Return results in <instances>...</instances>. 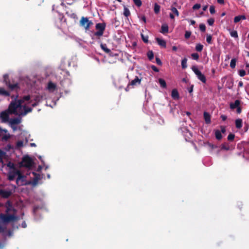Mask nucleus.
<instances>
[{"instance_id": "45", "label": "nucleus", "mask_w": 249, "mask_h": 249, "mask_svg": "<svg viewBox=\"0 0 249 249\" xmlns=\"http://www.w3.org/2000/svg\"><path fill=\"white\" fill-rule=\"evenodd\" d=\"M234 137H235V135H234V134H232V133H230V134L228 135V138H228V140L229 141H231L233 140V139H234Z\"/></svg>"}, {"instance_id": "39", "label": "nucleus", "mask_w": 249, "mask_h": 249, "mask_svg": "<svg viewBox=\"0 0 249 249\" xmlns=\"http://www.w3.org/2000/svg\"><path fill=\"white\" fill-rule=\"evenodd\" d=\"M5 153L0 149V163L3 162V157L5 155Z\"/></svg>"}, {"instance_id": "58", "label": "nucleus", "mask_w": 249, "mask_h": 249, "mask_svg": "<svg viewBox=\"0 0 249 249\" xmlns=\"http://www.w3.org/2000/svg\"><path fill=\"white\" fill-rule=\"evenodd\" d=\"M208 145L210 147H211V148H215V146L214 145H213V144H211V143H208Z\"/></svg>"}, {"instance_id": "60", "label": "nucleus", "mask_w": 249, "mask_h": 249, "mask_svg": "<svg viewBox=\"0 0 249 249\" xmlns=\"http://www.w3.org/2000/svg\"><path fill=\"white\" fill-rule=\"evenodd\" d=\"M238 86L239 87H242L243 86V83L242 81H240L238 83Z\"/></svg>"}, {"instance_id": "38", "label": "nucleus", "mask_w": 249, "mask_h": 249, "mask_svg": "<svg viewBox=\"0 0 249 249\" xmlns=\"http://www.w3.org/2000/svg\"><path fill=\"white\" fill-rule=\"evenodd\" d=\"M171 10L173 14H174L176 16H179V13L176 8L172 7L171 9Z\"/></svg>"}, {"instance_id": "7", "label": "nucleus", "mask_w": 249, "mask_h": 249, "mask_svg": "<svg viewBox=\"0 0 249 249\" xmlns=\"http://www.w3.org/2000/svg\"><path fill=\"white\" fill-rule=\"evenodd\" d=\"M1 138V141L3 142H7L11 137L9 133H8L7 130L2 129L0 127V138Z\"/></svg>"}, {"instance_id": "8", "label": "nucleus", "mask_w": 249, "mask_h": 249, "mask_svg": "<svg viewBox=\"0 0 249 249\" xmlns=\"http://www.w3.org/2000/svg\"><path fill=\"white\" fill-rule=\"evenodd\" d=\"M0 217L4 222L6 223L17 220L16 216L12 214H1Z\"/></svg>"}, {"instance_id": "6", "label": "nucleus", "mask_w": 249, "mask_h": 249, "mask_svg": "<svg viewBox=\"0 0 249 249\" xmlns=\"http://www.w3.org/2000/svg\"><path fill=\"white\" fill-rule=\"evenodd\" d=\"M141 82V78H140L138 76H136L135 78L129 82L127 87L125 89V90L128 91L130 89L133 88L136 86L140 85Z\"/></svg>"}, {"instance_id": "29", "label": "nucleus", "mask_w": 249, "mask_h": 249, "mask_svg": "<svg viewBox=\"0 0 249 249\" xmlns=\"http://www.w3.org/2000/svg\"><path fill=\"white\" fill-rule=\"evenodd\" d=\"M123 14L126 17H128L130 15L129 10L125 6H124Z\"/></svg>"}, {"instance_id": "37", "label": "nucleus", "mask_w": 249, "mask_h": 249, "mask_svg": "<svg viewBox=\"0 0 249 249\" xmlns=\"http://www.w3.org/2000/svg\"><path fill=\"white\" fill-rule=\"evenodd\" d=\"M18 178L17 179V183H18V181L24 178V176L21 174L20 171L19 170V173H17Z\"/></svg>"}, {"instance_id": "27", "label": "nucleus", "mask_w": 249, "mask_h": 249, "mask_svg": "<svg viewBox=\"0 0 249 249\" xmlns=\"http://www.w3.org/2000/svg\"><path fill=\"white\" fill-rule=\"evenodd\" d=\"M31 96L28 95L26 96H23L21 99L18 100V101H21V105L25 102V101H28L30 100Z\"/></svg>"}, {"instance_id": "42", "label": "nucleus", "mask_w": 249, "mask_h": 249, "mask_svg": "<svg viewBox=\"0 0 249 249\" xmlns=\"http://www.w3.org/2000/svg\"><path fill=\"white\" fill-rule=\"evenodd\" d=\"M212 36L211 35H208L207 34V36H206V41L209 43V44H211L212 43Z\"/></svg>"}, {"instance_id": "5", "label": "nucleus", "mask_w": 249, "mask_h": 249, "mask_svg": "<svg viewBox=\"0 0 249 249\" xmlns=\"http://www.w3.org/2000/svg\"><path fill=\"white\" fill-rule=\"evenodd\" d=\"M191 69L195 73L198 79L201 81L203 83H206V78L205 76L198 70L196 66H192Z\"/></svg>"}, {"instance_id": "22", "label": "nucleus", "mask_w": 249, "mask_h": 249, "mask_svg": "<svg viewBox=\"0 0 249 249\" xmlns=\"http://www.w3.org/2000/svg\"><path fill=\"white\" fill-rule=\"evenodd\" d=\"M240 102L239 100H236L234 103H231L230 104V107L231 109H234L238 107L239 106Z\"/></svg>"}, {"instance_id": "34", "label": "nucleus", "mask_w": 249, "mask_h": 249, "mask_svg": "<svg viewBox=\"0 0 249 249\" xmlns=\"http://www.w3.org/2000/svg\"><path fill=\"white\" fill-rule=\"evenodd\" d=\"M236 59L235 58H233L231 60V63H230V67L232 68V69H233L235 67V66H236Z\"/></svg>"}, {"instance_id": "2", "label": "nucleus", "mask_w": 249, "mask_h": 249, "mask_svg": "<svg viewBox=\"0 0 249 249\" xmlns=\"http://www.w3.org/2000/svg\"><path fill=\"white\" fill-rule=\"evenodd\" d=\"M34 164L32 159L28 155L23 157L21 161L19 163L20 167H26L30 168Z\"/></svg>"}, {"instance_id": "17", "label": "nucleus", "mask_w": 249, "mask_h": 249, "mask_svg": "<svg viewBox=\"0 0 249 249\" xmlns=\"http://www.w3.org/2000/svg\"><path fill=\"white\" fill-rule=\"evenodd\" d=\"M100 47L101 49L110 55L111 53V50L107 48V45L106 44H103V43H100Z\"/></svg>"}, {"instance_id": "15", "label": "nucleus", "mask_w": 249, "mask_h": 249, "mask_svg": "<svg viewBox=\"0 0 249 249\" xmlns=\"http://www.w3.org/2000/svg\"><path fill=\"white\" fill-rule=\"evenodd\" d=\"M160 32L163 35H165L168 32V26L167 24L163 23L162 24Z\"/></svg>"}, {"instance_id": "4", "label": "nucleus", "mask_w": 249, "mask_h": 249, "mask_svg": "<svg viewBox=\"0 0 249 249\" xmlns=\"http://www.w3.org/2000/svg\"><path fill=\"white\" fill-rule=\"evenodd\" d=\"M80 26L83 27L86 31H88L91 26L93 25L91 20H89L87 17H82L79 21Z\"/></svg>"}, {"instance_id": "28", "label": "nucleus", "mask_w": 249, "mask_h": 249, "mask_svg": "<svg viewBox=\"0 0 249 249\" xmlns=\"http://www.w3.org/2000/svg\"><path fill=\"white\" fill-rule=\"evenodd\" d=\"M229 31H230V35L231 36H232L235 38H238V33L236 31L231 30H229Z\"/></svg>"}, {"instance_id": "54", "label": "nucleus", "mask_w": 249, "mask_h": 249, "mask_svg": "<svg viewBox=\"0 0 249 249\" xmlns=\"http://www.w3.org/2000/svg\"><path fill=\"white\" fill-rule=\"evenodd\" d=\"M221 132L224 133L226 132L225 127L224 126H221Z\"/></svg>"}, {"instance_id": "47", "label": "nucleus", "mask_w": 249, "mask_h": 249, "mask_svg": "<svg viewBox=\"0 0 249 249\" xmlns=\"http://www.w3.org/2000/svg\"><path fill=\"white\" fill-rule=\"evenodd\" d=\"M210 12L211 14H213L215 13V8L214 6L213 5H211L210 7Z\"/></svg>"}, {"instance_id": "11", "label": "nucleus", "mask_w": 249, "mask_h": 249, "mask_svg": "<svg viewBox=\"0 0 249 249\" xmlns=\"http://www.w3.org/2000/svg\"><path fill=\"white\" fill-rule=\"evenodd\" d=\"M12 194V192L10 190H0V196L4 198H8Z\"/></svg>"}, {"instance_id": "43", "label": "nucleus", "mask_w": 249, "mask_h": 249, "mask_svg": "<svg viewBox=\"0 0 249 249\" xmlns=\"http://www.w3.org/2000/svg\"><path fill=\"white\" fill-rule=\"evenodd\" d=\"M246 71L244 70H240L238 71V74L241 77H243L246 75Z\"/></svg>"}, {"instance_id": "55", "label": "nucleus", "mask_w": 249, "mask_h": 249, "mask_svg": "<svg viewBox=\"0 0 249 249\" xmlns=\"http://www.w3.org/2000/svg\"><path fill=\"white\" fill-rule=\"evenodd\" d=\"M157 64L161 65L162 63L159 58H157Z\"/></svg>"}, {"instance_id": "10", "label": "nucleus", "mask_w": 249, "mask_h": 249, "mask_svg": "<svg viewBox=\"0 0 249 249\" xmlns=\"http://www.w3.org/2000/svg\"><path fill=\"white\" fill-rule=\"evenodd\" d=\"M8 77V76L6 75H5L4 76V80L6 82V84L7 85V86L8 87V88L11 89V90H13V89H19V87L18 86V84L17 83H15V84H11L10 82H7L6 81V78Z\"/></svg>"}, {"instance_id": "48", "label": "nucleus", "mask_w": 249, "mask_h": 249, "mask_svg": "<svg viewBox=\"0 0 249 249\" xmlns=\"http://www.w3.org/2000/svg\"><path fill=\"white\" fill-rule=\"evenodd\" d=\"M191 35V32L190 31H186L185 34V37L186 38H189Z\"/></svg>"}, {"instance_id": "56", "label": "nucleus", "mask_w": 249, "mask_h": 249, "mask_svg": "<svg viewBox=\"0 0 249 249\" xmlns=\"http://www.w3.org/2000/svg\"><path fill=\"white\" fill-rule=\"evenodd\" d=\"M221 118L223 121H225L227 119V116L224 115L221 116Z\"/></svg>"}, {"instance_id": "19", "label": "nucleus", "mask_w": 249, "mask_h": 249, "mask_svg": "<svg viewBox=\"0 0 249 249\" xmlns=\"http://www.w3.org/2000/svg\"><path fill=\"white\" fill-rule=\"evenodd\" d=\"M204 118L206 124H209L211 123V115L207 112H204Z\"/></svg>"}, {"instance_id": "36", "label": "nucleus", "mask_w": 249, "mask_h": 249, "mask_svg": "<svg viewBox=\"0 0 249 249\" xmlns=\"http://www.w3.org/2000/svg\"><path fill=\"white\" fill-rule=\"evenodd\" d=\"M141 37L142 41L144 43H148V37L147 36H144L143 34H141Z\"/></svg>"}, {"instance_id": "33", "label": "nucleus", "mask_w": 249, "mask_h": 249, "mask_svg": "<svg viewBox=\"0 0 249 249\" xmlns=\"http://www.w3.org/2000/svg\"><path fill=\"white\" fill-rule=\"evenodd\" d=\"M187 59L186 58L183 59L181 61V66L182 69H185L187 68Z\"/></svg>"}, {"instance_id": "44", "label": "nucleus", "mask_w": 249, "mask_h": 249, "mask_svg": "<svg viewBox=\"0 0 249 249\" xmlns=\"http://www.w3.org/2000/svg\"><path fill=\"white\" fill-rule=\"evenodd\" d=\"M214 22V19L213 18H210L207 20V23L210 26H212Z\"/></svg>"}, {"instance_id": "12", "label": "nucleus", "mask_w": 249, "mask_h": 249, "mask_svg": "<svg viewBox=\"0 0 249 249\" xmlns=\"http://www.w3.org/2000/svg\"><path fill=\"white\" fill-rule=\"evenodd\" d=\"M9 112L7 111H2L0 114V117L3 122H6L9 121Z\"/></svg>"}, {"instance_id": "61", "label": "nucleus", "mask_w": 249, "mask_h": 249, "mask_svg": "<svg viewBox=\"0 0 249 249\" xmlns=\"http://www.w3.org/2000/svg\"><path fill=\"white\" fill-rule=\"evenodd\" d=\"M22 226L23 228H24L26 227L27 225H26V224L25 222L24 221V222H22Z\"/></svg>"}, {"instance_id": "16", "label": "nucleus", "mask_w": 249, "mask_h": 249, "mask_svg": "<svg viewBox=\"0 0 249 249\" xmlns=\"http://www.w3.org/2000/svg\"><path fill=\"white\" fill-rule=\"evenodd\" d=\"M157 42L158 45H160L161 48H166V42L164 40L161 38H157Z\"/></svg>"}, {"instance_id": "50", "label": "nucleus", "mask_w": 249, "mask_h": 249, "mask_svg": "<svg viewBox=\"0 0 249 249\" xmlns=\"http://www.w3.org/2000/svg\"><path fill=\"white\" fill-rule=\"evenodd\" d=\"M200 6H201V5L200 4L196 3L193 6V9L194 10H197V9H198L199 8H200Z\"/></svg>"}, {"instance_id": "49", "label": "nucleus", "mask_w": 249, "mask_h": 249, "mask_svg": "<svg viewBox=\"0 0 249 249\" xmlns=\"http://www.w3.org/2000/svg\"><path fill=\"white\" fill-rule=\"evenodd\" d=\"M23 145V142L22 141H19L17 142V146L18 147H21Z\"/></svg>"}, {"instance_id": "24", "label": "nucleus", "mask_w": 249, "mask_h": 249, "mask_svg": "<svg viewBox=\"0 0 249 249\" xmlns=\"http://www.w3.org/2000/svg\"><path fill=\"white\" fill-rule=\"evenodd\" d=\"M235 125L237 128L240 129L242 126V120L241 119H237L235 120Z\"/></svg>"}, {"instance_id": "20", "label": "nucleus", "mask_w": 249, "mask_h": 249, "mask_svg": "<svg viewBox=\"0 0 249 249\" xmlns=\"http://www.w3.org/2000/svg\"><path fill=\"white\" fill-rule=\"evenodd\" d=\"M171 96L174 100H178L179 98V94L178 90L176 89H174L172 90Z\"/></svg>"}, {"instance_id": "18", "label": "nucleus", "mask_w": 249, "mask_h": 249, "mask_svg": "<svg viewBox=\"0 0 249 249\" xmlns=\"http://www.w3.org/2000/svg\"><path fill=\"white\" fill-rule=\"evenodd\" d=\"M21 122V119L18 118H15L11 119L9 121V123L11 125H15L20 124Z\"/></svg>"}, {"instance_id": "25", "label": "nucleus", "mask_w": 249, "mask_h": 249, "mask_svg": "<svg viewBox=\"0 0 249 249\" xmlns=\"http://www.w3.org/2000/svg\"><path fill=\"white\" fill-rule=\"evenodd\" d=\"M0 95L5 96H9L10 93L2 88H0Z\"/></svg>"}, {"instance_id": "63", "label": "nucleus", "mask_w": 249, "mask_h": 249, "mask_svg": "<svg viewBox=\"0 0 249 249\" xmlns=\"http://www.w3.org/2000/svg\"><path fill=\"white\" fill-rule=\"evenodd\" d=\"M241 108H240V107H237V112L238 113H241Z\"/></svg>"}, {"instance_id": "21", "label": "nucleus", "mask_w": 249, "mask_h": 249, "mask_svg": "<svg viewBox=\"0 0 249 249\" xmlns=\"http://www.w3.org/2000/svg\"><path fill=\"white\" fill-rule=\"evenodd\" d=\"M246 19V18L244 15L238 16H236L234 18V22L235 23H237L240 21L241 20H245Z\"/></svg>"}, {"instance_id": "1", "label": "nucleus", "mask_w": 249, "mask_h": 249, "mask_svg": "<svg viewBox=\"0 0 249 249\" xmlns=\"http://www.w3.org/2000/svg\"><path fill=\"white\" fill-rule=\"evenodd\" d=\"M22 105H21L20 101H12L10 104L8 111L11 114H15L16 115L19 116V111L21 110Z\"/></svg>"}, {"instance_id": "9", "label": "nucleus", "mask_w": 249, "mask_h": 249, "mask_svg": "<svg viewBox=\"0 0 249 249\" xmlns=\"http://www.w3.org/2000/svg\"><path fill=\"white\" fill-rule=\"evenodd\" d=\"M33 108L27 107L26 105H23L22 107L21 110L19 111V116H25L28 113L32 112Z\"/></svg>"}, {"instance_id": "14", "label": "nucleus", "mask_w": 249, "mask_h": 249, "mask_svg": "<svg viewBox=\"0 0 249 249\" xmlns=\"http://www.w3.org/2000/svg\"><path fill=\"white\" fill-rule=\"evenodd\" d=\"M56 88L55 84L51 81L49 82L48 83L47 89L51 92H53Z\"/></svg>"}, {"instance_id": "64", "label": "nucleus", "mask_w": 249, "mask_h": 249, "mask_svg": "<svg viewBox=\"0 0 249 249\" xmlns=\"http://www.w3.org/2000/svg\"><path fill=\"white\" fill-rule=\"evenodd\" d=\"M190 22L192 25H194L196 23V21L194 20H191Z\"/></svg>"}, {"instance_id": "53", "label": "nucleus", "mask_w": 249, "mask_h": 249, "mask_svg": "<svg viewBox=\"0 0 249 249\" xmlns=\"http://www.w3.org/2000/svg\"><path fill=\"white\" fill-rule=\"evenodd\" d=\"M139 18H140L141 20H142L144 23H146V18L144 16H142L141 17H139Z\"/></svg>"}, {"instance_id": "30", "label": "nucleus", "mask_w": 249, "mask_h": 249, "mask_svg": "<svg viewBox=\"0 0 249 249\" xmlns=\"http://www.w3.org/2000/svg\"><path fill=\"white\" fill-rule=\"evenodd\" d=\"M215 136L216 138L218 140H221L222 137L221 132L219 130H216L215 131Z\"/></svg>"}, {"instance_id": "3", "label": "nucleus", "mask_w": 249, "mask_h": 249, "mask_svg": "<svg viewBox=\"0 0 249 249\" xmlns=\"http://www.w3.org/2000/svg\"><path fill=\"white\" fill-rule=\"evenodd\" d=\"M106 24L105 23H98L96 24L95 29L97 30L94 33V36L98 38L103 36L105 30Z\"/></svg>"}, {"instance_id": "31", "label": "nucleus", "mask_w": 249, "mask_h": 249, "mask_svg": "<svg viewBox=\"0 0 249 249\" xmlns=\"http://www.w3.org/2000/svg\"><path fill=\"white\" fill-rule=\"evenodd\" d=\"M7 167H8L9 168L13 169L12 171H15L16 170H17L15 167V165L14 163L11 162H9L7 164Z\"/></svg>"}, {"instance_id": "13", "label": "nucleus", "mask_w": 249, "mask_h": 249, "mask_svg": "<svg viewBox=\"0 0 249 249\" xmlns=\"http://www.w3.org/2000/svg\"><path fill=\"white\" fill-rule=\"evenodd\" d=\"M18 173V170L10 171L8 174V179L10 181L13 180L15 179L16 176L17 175V173Z\"/></svg>"}, {"instance_id": "52", "label": "nucleus", "mask_w": 249, "mask_h": 249, "mask_svg": "<svg viewBox=\"0 0 249 249\" xmlns=\"http://www.w3.org/2000/svg\"><path fill=\"white\" fill-rule=\"evenodd\" d=\"M38 181V180H37V178H34L33 182H32L33 185L34 186L36 185L37 184Z\"/></svg>"}, {"instance_id": "32", "label": "nucleus", "mask_w": 249, "mask_h": 249, "mask_svg": "<svg viewBox=\"0 0 249 249\" xmlns=\"http://www.w3.org/2000/svg\"><path fill=\"white\" fill-rule=\"evenodd\" d=\"M203 48V45L198 43L197 44L196 46V50L197 52H201Z\"/></svg>"}, {"instance_id": "26", "label": "nucleus", "mask_w": 249, "mask_h": 249, "mask_svg": "<svg viewBox=\"0 0 249 249\" xmlns=\"http://www.w3.org/2000/svg\"><path fill=\"white\" fill-rule=\"evenodd\" d=\"M147 56L150 61H151L154 59V53L152 51L149 50L147 52Z\"/></svg>"}, {"instance_id": "40", "label": "nucleus", "mask_w": 249, "mask_h": 249, "mask_svg": "<svg viewBox=\"0 0 249 249\" xmlns=\"http://www.w3.org/2000/svg\"><path fill=\"white\" fill-rule=\"evenodd\" d=\"M185 139L186 141H189L190 139V137H192V135L190 132L187 131L186 134L184 135Z\"/></svg>"}, {"instance_id": "57", "label": "nucleus", "mask_w": 249, "mask_h": 249, "mask_svg": "<svg viewBox=\"0 0 249 249\" xmlns=\"http://www.w3.org/2000/svg\"><path fill=\"white\" fill-rule=\"evenodd\" d=\"M217 2L221 4H224V0H217Z\"/></svg>"}, {"instance_id": "41", "label": "nucleus", "mask_w": 249, "mask_h": 249, "mask_svg": "<svg viewBox=\"0 0 249 249\" xmlns=\"http://www.w3.org/2000/svg\"><path fill=\"white\" fill-rule=\"evenodd\" d=\"M191 56L194 60H198L199 58V55L197 53H193L191 54Z\"/></svg>"}, {"instance_id": "46", "label": "nucleus", "mask_w": 249, "mask_h": 249, "mask_svg": "<svg viewBox=\"0 0 249 249\" xmlns=\"http://www.w3.org/2000/svg\"><path fill=\"white\" fill-rule=\"evenodd\" d=\"M199 29L202 32H205V30H206V26L205 25V24H200L199 25Z\"/></svg>"}, {"instance_id": "23", "label": "nucleus", "mask_w": 249, "mask_h": 249, "mask_svg": "<svg viewBox=\"0 0 249 249\" xmlns=\"http://www.w3.org/2000/svg\"><path fill=\"white\" fill-rule=\"evenodd\" d=\"M159 83L160 85V87L161 88H163V89L166 88V83L164 79H163L162 78H160L159 79Z\"/></svg>"}, {"instance_id": "62", "label": "nucleus", "mask_w": 249, "mask_h": 249, "mask_svg": "<svg viewBox=\"0 0 249 249\" xmlns=\"http://www.w3.org/2000/svg\"><path fill=\"white\" fill-rule=\"evenodd\" d=\"M170 18H172V19H174V18L175 17H174V16L173 13H170Z\"/></svg>"}, {"instance_id": "51", "label": "nucleus", "mask_w": 249, "mask_h": 249, "mask_svg": "<svg viewBox=\"0 0 249 249\" xmlns=\"http://www.w3.org/2000/svg\"><path fill=\"white\" fill-rule=\"evenodd\" d=\"M33 174L35 176V178H37V180H39L41 179V178H40V175L38 174H37V173H33Z\"/></svg>"}, {"instance_id": "59", "label": "nucleus", "mask_w": 249, "mask_h": 249, "mask_svg": "<svg viewBox=\"0 0 249 249\" xmlns=\"http://www.w3.org/2000/svg\"><path fill=\"white\" fill-rule=\"evenodd\" d=\"M150 67L153 70V71L155 72H156V66L154 65H151L150 66Z\"/></svg>"}, {"instance_id": "35", "label": "nucleus", "mask_w": 249, "mask_h": 249, "mask_svg": "<svg viewBox=\"0 0 249 249\" xmlns=\"http://www.w3.org/2000/svg\"><path fill=\"white\" fill-rule=\"evenodd\" d=\"M133 2L137 7H140L142 5V2L141 0H133Z\"/></svg>"}]
</instances>
